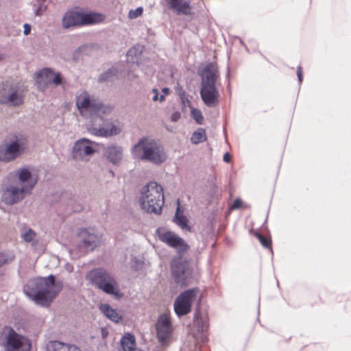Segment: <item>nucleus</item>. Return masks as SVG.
<instances>
[{
	"label": "nucleus",
	"instance_id": "nucleus-17",
	"mask_svg": "<svg viewBox=\"0 0 351 351\" xmlns=\"http://www.w3.org/2000/svg\"><path fill=\"white\" fill-rule=\"evenodd\" d=\"M171 271L176 282L180 285L186 284L187 278L191 274L189 263L182 259H177L173 261Z\"/></svg>",
	"mask_w": 351,
	"mask_h": 351
},
{
	"label": "nucleus",
	"instance_id": "nucleus-47",
	"mask_svg": "<svg viewBox=\"0 0 351 351\" xmlns=\"http://www.w3.org/2000/svg\"><path fill=\"white\" fill-rule=\"evenodd\" d=\"M5 57V55L0 51V61L4 60Z\"/></svg>",
	"mask_w": 351,
	"mask_h": 351
},
{
	"label": "nucleus",
	"instance_id": "nucleus-34",
	"mask_svg": "<svg viewBox=\"0 0 351 351\" xmlns=\"http://www.w3.org/2000/svg\"><path fill=\"white\" fill-rule=\"evenodd\" d=\"M152 93L153 94L152 96V101H159L160 103L165 101V97L164 95H160L158 90L157 88H153L152 90Z\"/></svg>",
	"mask_w": 351,
	"mask_h": 351
},
{
	"label": "nucleus",
	"instance_id": "nucleus-45",
	"mask_svg": "<svg viewBox=\"0 0 351 351\" xmlns=\"http://www.w3.org/2000/svg\"><path fill=\"white\" fill-rule=\"evenodd\" d=\"M170 93V90L169 88H163L162 89V93H160V95H164V97H165L166 95H169Z\"/></svg>",
	"mask_w": 351,
	"mask_h": 351
},
{
	"label": "nucleus",
	"instance_id": "nucleus-44",
	"mask_svg": "<svg viewBox=\"0 0 351 351\" xmlns=\"http://www.w3.org/2000/svg\"><path fill=\"white\" fill-rule=\"evenodd\" d=\"M230 159H231V156L229 153L226 152L224 155H223V160L226 162H229L230 161Z\"/></svg>",
	"mask_w": 351,
	"mask_h": 351
},
{
	"label": "nucleus",
	"instance_id": "nucleus-20",
	"mask_svg": "<svg viewBox=\"0 0 351 351\" xmlns=\"http://www.w3.org/2000/svg\"><path fill=\"white\" fill-rule=\"evenodd\" d=\"M208 328V319L206 317H203L199 313H196L194 317L193 330L194 336L197 337L199 334H202L200 338L202 341L206 340V337L204 334Z\"/></svg>",
	"mask_w": 351,
	"mask_h": 351
},
{
	"label": "nucleus",
	"instance_id": "nucleus-49",
	"mask_svg": "<svg viewBox=\"0 0 351 351\" xmlns=\"http://www.w3.org/2000/svg\"><path fill=\"white\" fill-rule=\"evenodd\" d=\"M37 1H46V0H37Z\"/></svg>",
	"mask_w": 351,
	"mask_h": 351
},
{
	"label": "nucleus",
	"instance_id": "nucleus-4",
	"mask_svg": "<svg viewBox=\"0 0 351 351\" xmlns=\"http://www.w3.org/2000/svg\"><path fill=\"white\" fill-rule=\"evenodd\" d=\"M132 154L138 160H146L155 165L166 161L167 154L164 147L155 140L142 138L132 148Z\"/></svg>",
	"mask_w": 351,
	"mask_h": 351
},
{
	"label": "nucleus",
	"instance_id": "nucleus-16",
	"mask_svg": "<svg viewBox=\"0 0 351 351\" xmlns=\"http://www.w3.org/2000/svg\"><path fill=\"white\" fill-rule=\"evenodd\" d=\"M14 175L18 179L16 183L31 194L38 181V174L34 173L29 167H24L15 170Z\"/></svg>",
	"mask_w": 351,
	"mask_h": 351
},
{
	"label": "nucleus",
	"instance_id": "nucleus-11",
	"mask_svg": "<svg viewBox=\"0 0 351 351\" xmlns=\"http://www.w3.org/2000/svg\"><path fill=\"white\" fill-rule=\"evenodd\" d=\"M156 236L161 242L176 250L178 254H183L189 249L186 242L173 231L159 228L156 230Z\"/></svg>",
	"mask_w": 351,
	"mask_h": 351
},
{
	"label": "nucleus",
	"instance_id": "nucleus-8",
	"mask_svg": "<svg viewBox=\"0 0 351 351\" xmlns=\"http://www.w3.org/2000/svg\"><path fill=\"white\" fill-rule=\"evenodd\" d=\"M27 147V136L15 134L8 137L0 145V161L10 162L22 155Z\"/></svg>",
	"mask_w": 351,
	"mask_h": 351
},
{
	"label": "nucleus",
	"instance_id": "nucleus-21",
	"mask_svg": "<svg viewBox=\"0 0 351 351\" xmlns=\"http://www.w3.org/2000/svg\"><path fill=\"white\" fill-rule=\"evenodd\" d=\"M168 8L178 14H187L190 11V5L184 0H165Z\"/></svg>",
	"mask_w": 351,
	"mask_h": 351
},
{
	"label": "nucleus",
	"instance_id": "nucleus-29",
	"mask_svg": "<svg viewBox=\"0 0 351 351\" xmlns=\"http://www.w3.org/2000/svg\"><path fill=\"white\" fill-rule=\"evenodd\" d=\"M206 139V132L204 129L200 128L195 131L191 136V141L193 144H198Z\"/></svg>",
	"mask_w": 351,
	"mask_h": 351
},
{
	"label": "nucleus",
	"instance_id": "nucleus-35",
	"mask_svg": "<svg viewBox=\"0 0 351 351\" xmlns=\"http://www.w3.org/2000/svg\"><path fill=\"white\" fill-rule=\"evenodd\" d=\"M143 11V8L141 7H138L135 10H131L129 12L128 16L130 19H136L142 14Z\"/></svg>",
	"mask_w": 351,
	"mask_h": 351
},
{
	"label": "nucleus",
	"instance_id": "nucleus-9",
	"mask_svg": "<svg viewBox=\"0 0 351 351\" xmlns=\"http://www.w3.org/2000/svg\"><path fill=\"white\" fill-rule=\"evenodd\" d=\"M105 16L100 13H84L75 10L66 12L62 17V25L64 29L72 27L96 24L104 21Z\"/></svg>",
	"mask_w": 351,
	"mask_h": 351
},
{
	"label": "nucleus",
	"instance_id": "nucleus-6",
	"mask_svg": "<svg viewBox=\"0 0 351 351\" xmlns=\"http://www.w3.org/2000/svg\"><path fill=\"white\" fill-rule=\"evenodd\" d=\"M86 280L104 293L120 298L121 294L114 276L103 268L90 270L86 274Z\"/></svg>",
	"mask_w": 351,
	"mask_h": 351
},
{
	"label": "nucleus",
	"instance_id": "nucleus-48",
	"mask_svg": "<svg viewBox=\"0 0 351 351\" xmlns=\"http://www.w3.org/2000/svg\"><path fill=\"white\" fill-rule=\"evenodd\" d=\"M66 269H67L69 272H71V271H72V270H73V267H72V266H70V265H66Z\"/></svg>",
	"mask_w": 351,
	"mask_h": 351
},
{
	"label": "nucleus",
	"instance_id": "nucleus-40",
	"mask_svg": "<svg viewBox=\"0 0 351 351\" xmlns=\"http://www.w3.org/2000/svg\"><path fill=\"white\" fill-rule=\"evenodd\" d=\"M297 75H298L299 83L300 84L302 80V67L300 66H298L297 68Z\"/></svg>",
	"mask_w": 351,
	"mask_h": 351
},
{
	"label": "nucleus",
	"instance_id": "nucleus-28",
	"mask_svg": "<svg viewBox=\"0 0 351 351\" xmlns=\"http://www.w3.org/2000/svg\"><path fill=\"white\" fill-rule=\"evenodd\" d=\"M55 74L50 69H44L37 73V81L40 83L41 81L45 84H50L52 82Z\"/></svg>",
	"mask_w": 351,
	"mask_h": 351
},
{
	"label": "nucleus",
	"instance_id": "nucleus-33",
	"mask_svg": "<svg viewBox=\"0 0 351 351\" xmlns=\"http://www.w3.org/2000/svg\"><path fill=\"white\" fill-rule=\"evenodd\" d=\"M191 114L193 118L196 121L197 123H202L203 121V116L200 110L192 108Z\"/></svg>",
	"mask_w": 351,
	"mask_h": 351
},
{
	"label": "nucleus",
	"instance_id": "nucleus-7",
	"mask_svg": "<svg viewBox=\"0 0 351 351\" xmlns=\"http://www.w3.org/2000/svg\"><path fill=\"white\" fill-rule=\"evenodd\" d=\"M0 347L3 351H30L32 343L25 335L4 326L0 330Z\"/></svg>",
	"mask_w": 351,
	"mask_h": 351
},
{
	"label": "nucleus",
	"instance_id": "nucleus-31",
	"mask_svg": "<svg viewBox=\"0 0 351 351\" xmlns=\"http://www.w3.org/2000/svg\"><path fill=\"white\" fill-rule=\"evenodd\" d=\"M34 6V14L37 16H42L47 8V5L45 4V1H37V4H36Z\"/></svg>",
	"mask_w": 351,
	"mask_h": 351
},
{
	"label": "nucleus",
	"instance_id": "nucleus-15",
	"mask_svg": "<svg viewBox=\"0 0 351 351\" xmlns=\"http://www.w3.org/2000/svg\"><path fill=\"white\" fill-rule=\"evenodd\" d=\"M30 193L16 182L3 186L1 190L2 201L8 205H13L22 201Z\"/></svg>",
	"mask_w": 351,
	"mask_h": 351
},
{
	"label": "nucleus",
	"instance_id": "nucleus-38",
	"mask_svg": "<svg viewBox=\"0 0 351 351\" xmlns=\"http://www.w3.org/2000/svg\"><path fill=\"white\" fill-rule=\"evenodd\" d=\"M12 260V258H10L9 259L6 257V256L3 253H0V267L4 264L8 263V262L11 261Z\"/></svg>",
	"mask_w": 351,
	"mask_h": 351
},
{
	"label": "nucleus",
	"instance_id": "nucleus-12",
	"mask_svg": "<svg viewBox=\"0 0 351 351\" xmlns=\"http://www.w3.org/2000/svg\"><path fill=\"white\" fill-rule=\"evenodd\" d=\"M98 144L86 138L77 140L72 147V158L77 161H88L97 151Z\"/></svg>",
	"mask_w": 351,
	"mask_h": 351
},
{
	"label": "nucleus",
	"instance_id": "nucleus-36",
	"mask_svg": "<svg viewBox=\"0 0 351 351\" xmlns=\"http://www.w3.org/2000/svg\"><path fill=\"white\" fill-rule=\"evenodd\" d=\"M51 83L56 86L60 85L62 83V77L60 73H55Z\"/></svg>",
	"mask_w": 351,
	"mask_h": 351
},
{
	"label": "nucleus",
	"instance_id": "nucleus-22",
	"mask_svg": "<svg viewBox=\"0 0 351 351\" xmlns=\"http://www.w3.org/2000/svg\"><path fill=\"white\" fill-rule=\"evenodd\" d=\"M105 155L110 162L117 165L119 164L122 159L123 149L119 146H108L105 150Z\"/></svg>",
	"mask_w": 351,
	"mask_h": 351
},
{
	"label": "nucleus",
	"instance_id": "nucleus-23",
	"mask_svg": "<svg viewBox=\"0 0 351 351\" xmlns=\"http://www.w3.org/2000/svg\"><path fill=\"white\" fill-rule=\"evenodd\" d=\"M20 237L24 242L31 243L32 246L37 244L36 232L33 229L26 226H23L21 228Z\"/></svg>",
	"mask_w": 351,
	"mask_h": 351
},
{
	"label": "nucleus",
	"instance_id": "nucleus-27",
	"mask_svg": "<svg viewBox=\"0 0 351 351\" xmlns=\"http://www.w3.org/2000/svg\"><path fill=\"white\" fill-rule=\"evenodd\" d=\"M180 205H178L176 213L174 216L173 221L182 230L185 231H191V228L188 224V219L180 213Z\"/></svg>",
	"mask_w": 351,
	"mask_h": 351
},
{
	"label": "nucleus",
	"instance_id": "nucleus-18",
	"mask_svg": "<svg viewBox=\"0 0 351 351\" xmlns=\"http://www.w3.org/2000/svg\"><path fill=\"white\" fill-rule=\"evenodd\" d=\"M172 328L171 322L167 315L159 317L156 324V334L158 341L162 345H165L171 337Z\"/></svg>",
	"mask_w": 351,
	"mask_h": 351
},
{
	"label": "nucleus",
	"instance_id": "nucleus-2",
	"mask_svg": "<svg viewBox=\"0 0 351 351\" xmlns=\"http://www.w3.org/2000/svg\"><path fill=\"white\" fill-rule=\"evenodd\" d=\"M217 67L214 63L208 64L201 73L200 96L208 107H215L219 103V93L215 86L219 78Z\"/></svg>",
	"mask_w": 351,
	"mask_h": 351
},
{
	"label": "nucleus",
	"instance_id": "nucleus-41",
	"mask_svg": "<svg viewBox=\"0 0 351 351\" xmlns=\"http://www.w3.org/2000/svg\"><path fill=\"white\" fill-rule=\"evenodd\" d=\"M180 98H181V100H182V105L184 107H186V106H189L190 101L186 97H185L184 95H182Z\"/></svg>",
	"mask_w": 351,
	"mask_h": 351
},
{
	"label": "nucleus",
	"instance_id": "nucleus-42",
	"mask_svg": "<svg viewBox=\"0 0 351 351\" xmlns=\"http://www.w3.org/2000/svg\"><path fill=\"white\" fill-rule=\"evenodd\" d=\"M23 27H24V30H23L24 34L28 35L31 31V26L29 24L25 23V24H24Z\"/></svg>",
	"mask_w": 351,
	"mask_h": 351
},
{
	"label": "nucleus",
	"instance_id": "nucleus-32",
	"mask_svg": "<svg viewBox=\"0 0 351 351\" xmlns=\"http://www.w3.org/2000/svg\"><path fill=\"white\" fill-rule=\"evenodd\" d=\"M255 236L258 238L261 245L266 248H271V241L265 238L259 232H256Z\"/></svg>",
	"mask_w": 351,
	"mask_h": 351
},
{
	"label": "nucleus",
	"instance_id": "nucleus-19",
	"mask_svg": "<svg viewBox=\"0 0 351 351\" xmlns=\"http://www.w3.org/2000/svg\"><path fill=\"white\" fill-rule=\"evenodd\" d=\"M90 134L102 137H108L113 135H117L121 132V128L113 123L109 125H106L104 127L97 128L95 126H90L88 128Z\"/></svg>",
	"mask_w": 351,
	"mask_h": 351
},
{
	"label": "nucleus",
	"instance_id": "nucleus-5",
	"mask_svg": "<svg viewBox=\"0 0 351 351\" xmlns=\"http://www.w3.org/2000/svg\"><path fill=\"white\" fill-rule=\"evenodd\" d=\"M139 202L141 208L147 213L160 214L164 205L162 187L156 182H148L141 190Z\"/></svg>",
	"mask_w": 351,
	"mask_h": 351
},
{
	"label": "nucleus",
	"instance_id": "nucleus-43",
	"mask_svg": "<svg viewBox=\"0 0 351 351\" xmlns=\"http://www.w3.org/2000/svg\"><path fill=\"white\" fill-rule=\"evenodd\" d=\"M180 113L178 112H176L171 114V119L173 121H177L180 119Z\"/></svg>",
	"mask_w": 351,
	"mask_h": 351
},
{
	"label": "nucleus",
	"instance_id": "nucleus-39",
	"mask_svg": "<svg viewBox=\"0 0 351 351\" xmlns=\"http://www.w3.org/2000/svg\"><path fill=\"white\" fill-rule=\"evenodd\" d=\"M242 205V201L240 199H236L232 205L231 206V209H239L241 208Z\"/></svg>",
	"mask_w": 351,
	"mask_h": 351
},
{
	"label": "nucleus",
	"instance_id": "nucleus-26",
	"mask_svg": "<svg viewBox=\"0 0 351 351\" xmlns=\"http://www.w3.org/2000/svg\"><path fill=\"white\" fill-rule=\"evenodd\" d=\"M120 344L123 351H134L136 347L134 336L131 333H126L121 337Z\"/></svg>",
	"mask_w": 351,
	"mask_h": 351
},
{
	"label": "nucleus",
	"instance_id": "nucleus-3",
	"mask_svg": "<svg viewBox=\"0 0 351 351\" xmlns=\"http://www.w3.org/2000/svg\"><path fill=\"white\" fill-rule=\"evenodd\" d=\"M75 103L80 115L86 119H103L113 109L112 106L104 104L99 98L86 91L81 92L76 97Z\"/></svg>",
	"mask_w": 351,
	"mask_h": 351
},
{
	"label": "nucleus",
	"instance_id": "nucleus-14",
	"mask_svg": "<svg viewBox=\"0 0 351 351\" xmlns=\"http://www.w3.org/2000/svg\"><path fill=\"white\" fill-rule=\"evenodd\" d=\"M199 292L197 288L188 289L180 293L174 302V311L178 317L185 315L191 312L193 302Z\"/></svg>",
	"mask_w": 351,
	"mask_h": 351
},
{
	"label": "nucleus",
	"instance_id": "nucleus-25",
	"mask_svg": "<svg viewBox=\"0 0 351 351\" xmlns=\"http://www.w3.org/2000/svg\"><path fill=\"white\" fill-rule=\"evenodd\" d=\"M99 309L106 317L116 323H118L122 318V316L115 309L107 304H101Z\"/></svg>",
	"mask_w": 351,
	"mask_h": 351
},
{
	"label": "nucleus",
	"instance_id": "nucleus-1",
	"mask_svg": "<svg viewBox=\"0 0 351 351\" xmlns=\"http://www.w3.org/2000/svg\"><path fill=\"white\" fill-rule=\"evenodd\" d=\"M61 289L62 284L56 282L53 275L32 278L23 287L25 294L42 306H49Z\"/></svg>",
	"mask_w": 351,
	"mask_h": 351
},
{
	"label": "nucleus",
	"instance_id": "nucleus-24",
	"mask_svg": "<svg viewBox=\"0 0 351 351\" xmlns=\"http://www.w3.org/2000/svg\"><path fill=\"white\" fill-rule=\"evenodd\" d=\"M47 351H80V350L74 346H69L58 341H53L47 344Z\"/></svg>",
	"mask_w": 351,
	"mask_h": 351
},
{
	"label": "nucleus",
	"instance_id": "nucleus-37",
	"mask_svg": "<svg viewBox=\"0 0 351 351\" xmlns=\"http://www.w3.org/2000/svg\"><path fill=\"white\" fill-rule=\"evenodd\" d=\"M141 53V51L136 47H134L129 49L127 53V56L129 58L130 56H138Z\"/></svg>",
	"mask_w": 351,
	"mask_h": 351
},
{
	"label": "nucleus",
	"instance_id": "nucleus-10",
	"mask_svg": "<svg viewBox=\"0 0 351 351\" xmlns=\"http://www.w3.org/2000/svg\"><path fill=\"white\" fill-rule=\"evenodd\" d=\"M24 90L17 84L5 82L0 85V103L12 106L21 105L24 101Z\"/></svg>",
	"mask_w": 351,
	"mask_h": 351
},
{
	"label": "nucleus",
	"instance_id": "nucleus-13",
	"mask_svg": "<svg viewBox=\"0 0 351 351\" xmlns=\"http://www.w3.org/2000/svg\"><path fill=\"white\" fill-rule=\"evenodd\" d=\"M79 237L82 243L78 249L74 247L69 250L71 256L75 258L80 256L88 250H94L99 243V239L93 232L82 229L79 232Z\"/></svg>",
	"mask_w": 351,
	"mask_h": 351
},
{
	"label": "nucleus",
	"instance_id": "nucleus-46",
	"mask_svg": "<svg viewBox=\"0 0 351 351\" xmlns=\"http://www.w3.org/2000/svg\"><path fill=\"white\" fill-rule=\"evenodd\" d=\"M82 209V206L81 204H77L75 207L73 208L74 212L81 211Z\"/></svg>",
	"mask_w": 351,
	"mask_h": 351
},
{
	"label": "nucleus",
	"instance_id": "nucleus-30",
	"mask_svg": "<svg viewBox=\"0 0 351 351\" xmlns=\"http://www.w3.org/2000/svg\"><path fill=\"white\" fill-rule=\"evenodd\" d=\"M117 74V70L114 68L108 69L106 72L101 74L99 80L100 82H106L111 80L113 76Z\"/></svg>",
	"mask_w": 351,
	"mask_h": 351
}]
</instances>
